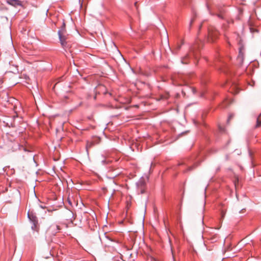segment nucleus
Here are the masks:
<instances>
[{"mask_svg":"<svg viewBox=\"0 0 261 261\" xmlns=\"http://www.w3.org/2000/svg\"><path fill=\"white\" fill-rule=\"evenodd\" d=\"M66 24L64 22H63L62 25L61 29L58 31V35L59 37L60 43L63 47H68L67 42L66 41L67 39V36L66 35V31L65 29Z\"/></svg>","mask_w":261,"mask_h":261,"instance_id":"1","label":"nucleus"},{"mask_svg":"<svg viewBox=\"0 0 261 261\" xmlns=\"http://www.w3.org/2000/svg\"><path fill=\"white\" fill-rule=\"evenodd\" d=\"M218 32L214 27H211L208 29V39L210 41H214L218 36Z\"/></svg>","mask_w":261,"mask_h":261,"instance_id":"2","label":"nucleus"},{"mask_svg":"<svg viewBox=\"0 0 261 261\" xmlns=\"http://www.w3.org/2000/svg\"><path fill=\"white\" fill-rule=\"evenodd\" d=\"M60 229V226L55 224L51 225L47 230V233L48 235L52 236H55Z\"/></svg>","mask_w":261,"mask_h":261,"instance_id":"3","label":"nucleus"},{"mask_svg":"<svg viewBox=\"0 0 261 261\" xmlns=\"http://www.w3.org/2000/svg\"><path fill=\"white\" fill-rule=\"evenodd\" d=\"M28 217L30 220L33 222V225L32 226V228L33 230L38 231V228H37V220L36 216H33V215L28 214Z\"/></svg>","mask_w":261,"mask_h":261,"instance_id":"4","label":"nucleus"},{"mask_svg":"<svg viewBox=\"0 0 261 261\" xmlns=\"http://www.w3.org/2000/svg\"><path fill=\"white\" fill-rule=\"evenodd\" d=\"M7 3L14 7L17 6L23 7L22 2L19 0H7Z\"/></svg>","mask_w":261,"mask_h":261,"instance_id":"5","label":"nucleus"},{"mask_svg":"<svg viewBox=\"0 0 261 261\" xmlns=\"http://www.w3.org/2000/svg\"><path fill=\"white\" fill-rule=\"evenodd\" d=\"M96 92L98 93H106V87L102 85H99L96 88Z\"/></svg>","mask_w":261,"mask_h":261,"instance_id":"6","label":"nucleus"},{"mask_svg":"<svg viewBox=\"0 0 261 261\" xmlns=\"http://www.w3.org/2000/svg\"><path fill=\"white\" fill-rule=\"evenodd\" d=\"M261 116V113L258 116L256 119V124L255 125V127H261V120L260 119V117Z\"/></svg>","mask_w":261,"mask_h":261,"instance_id":"7","label":"nucleus"},{"mask_svg":"<svg viewBox=\"0 0 261 261\" xmlns=\"http://www.w3.org/2000/svg\"><path fill=\"white\" fill-rule=\"evenodd\" d=\"M93 145V143L92 142H87L86 144V149L88 151L89 149L92 147Z\"/></svg>","mask_w":261,"mask_h":261,"instance_id":"8","label":"nucleus"},{"mask_svg":"<svg viewBox=\"0 0 261 261\" xmlns=\"http://www.w3.org/2000/svg\"><path fill=\"white\" fill-rule=\"evenodd\" d=\"M194 21V18L191 19L190 24H189V29H191Z\"/></svg>","mask_w":261,"mask_h":261,"instance_id":"9","label":"nucleus"},{"mask_svg":"<svg viewBox=\"0 0 261 261\" xmlns=\"http://www.w3.org/2000/svg\"><path fill=\"white\" fill-rule=\"evenodd\" d=\"M250 31L251 33H254V32H257L258 31L256 29H254L253 28H252V27H250Z\"/></svg>","mask_w":261,"mask_h":261,"instance_id":"10","label":"nucleus"},{"mask_svg":"<svg viewBox=\"0 0 261 261\" xmlns=\"http://www.w3.org/2000/svg\"><path fill=\"white\" fill-rule=\"evenodd\" d=\"M168 98V95L166 94L165 95H162L161 96V99H167Z\"/></svg>","mask_w":261,"mask_h":261,"instance_id":"11","label":"nucleus"},{"mask_svg":"<svg viewBox=\"0 0 261 261\" xmlns=\"http://www.w3.org/2000/svg\"><path fill=\"white\" fill-rule=\"evenodd\" d=\"M183 43H184V42H183V41H182V42H181V45H177V46H176V49H177V50H179V49H180V48H181V45H182Z\"/></svg>","mask_w":261,"mask_h":261,"instance_id":"12","label":"nucleus"},{"mask_svg":"<svg viewBox=\"0 0 261 261\" xmlns=\"http://www.w3.org/2000/svg\"><path fill=\"white\" fill-rule=\"evenodd\" d=\"M0 10H8V8L4 7H2L0 8Z\"/></svg>","mask_w":261,"mask_h":261,"instance_id":"13","label":"nucleus"},{"mask_svg":"<svg viewBox=\"0 0 261 261\" xmlns=\"http://www.w3.org/2000/svg\"><path fill=\"white\" fill-rule=\"evenodd\" d=\"M103 236H104L106 238L108 239V240H111L109 238V237L108 236H106V233H105L103 234Z\"/></svg>","mask_w":261,"mask_h":261,"instance_id":"14","label":"nucleus"},{"mask_svg":"<svg viewBox=\"0 0 261 261\" xmlns=\"http://www.w3.org/2000/svg\"><path fill=\"white\" fill-rule=\"evenodd\" d=\"M219 129L220 131H224L223 128L221 126H219Z\"/></svg>","mask_w":261,"mask_h":261,"instance_id":"15","label":"nucleus"},{"mask_svg":"<svg viewBox=\"0 0 261 261\" xmlns=\"http://www.w3.org/2000/svg\"><path fill=\"white\" fill-rule=\"evenodd\" d=\"M140 184H141V186H144V182L141 181V182H140Z\"/></svg>","mask_w":261,"mask_h":261,"instance_id":"16","label":"nucleus"},{"mask_svg":"<svg viewBox=\"0 0 261 261\" xmlns=\"http://www.w3.org/2000/svg\"><path fill=\"white\" fill-rule=\"evenodd\" d=\"M181 62H182V63H184V64H187V62H185V61H184V59L181 60Z\"/></svg>","mask_w":261,"mask_h":261,"instance_id":"17","label":"nucleus"},{"mask_svg":"<svg viewBox=\"0 0 261 261\" xmlns=\"http://www.w3.org/2000/svg\"><path fill=\"white\" fill-rule=\"evenodd\" d=\"M232 116H230L229 117V118H228V121H229L230 120V119H231V118H232Z\"/></svg>","mask_w":261,"mask_h":261,"instance_id":"18","label":"nucleus"},{"mask_svg":"<svg viewBox=\"0 0 261 261\" xmlns=\"http://www.w3.org/2000/svg\"><path fill=\"white\" fill-rule=\"evenodd\" d=\"M144 192V189H141V193L142 194Z\"/></svg>","mask_w":261,"mask_h":261,"instance_id":"19","label":"nucleus"},{"mask_svg":"<svg viewBox=\"0 0 261 261\" xmlns=\"http://www.w3.org/2000/svg\"><path fill=\"white\" fill-rule=\"evenodd\" d=\"M201 27H202V24L199 26V30H200V29H201Z\"/></svg>","mask_w":261,"mask_h":261,"instance_id":"20","label":"nucleus"},{"mask_svg":"<svg viewBox=\"0 0 261 261\" xmlns=\"http://www.w3.org/2000/svg\"><path fill=\"white\" fill-rule=\"evenodd\" d=\"M224 214H222V218H223V217H224Z\"/></svg>","mask_w":261,"mask_h":261,"instance_id":"21","label":"nucleus"},{"mask_svg":"<svg viewBox=\"0 0 261 261\" xmlns=\"http://www.w3.org/2000/svg\"><path fill=\"white\" fill-rule=\"evenodd\" d=\"M218 16H219V17H222V16H221L220 15H219Z\"/></svg>","mask_w":261,"mask_h":261,"instance_id":"22","label":"nucleus"}]
</instances>
